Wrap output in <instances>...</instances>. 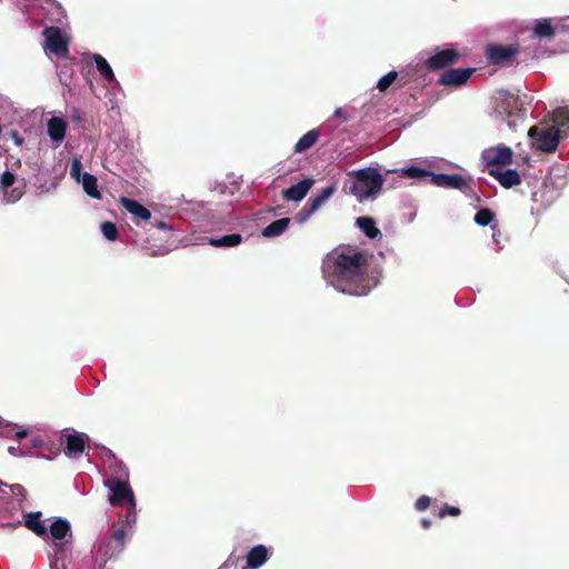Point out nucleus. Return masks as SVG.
Returning a JSON list of instances; mask_svg holds the SVG:
<instances>
[{"mask_svg":"<svg viewBox=\"0 0 569 569\" xmlns=\"http://www.w3.org/2000/svg\"><path fill=\"white\" fill-rule=\"evenodd\" d=\"M82 174H84V172H82L81 160L79 158L72 159L70 166L71 178L74 179L77 182H80V180L82 179Z\"/></svg>","mask_w":569,"mask_h":569,"instance_id":"nucleus-35","label":"nucleus"},{"mask_svg":"<svg viewBox=\"0 0 569 569\" xmlns=\"http://www.w3.org/2000/svg\"><path fill=\"white\" fill-rule=\"evenodd\" d=\"M336 191V187L329 186L322 189L318 194L311 197L308 202L312 206V209L318 210Z\"/></svg>","mask_w":569,"mask_h":569,"instance_id":"nucleus-29","label":"nucleus"},{"mask_svg":"<svg viewBox=\"0 0 569 569\" xmlns=\"http://www.w3.org/2000/svg\"><path fill=\"white\" fill-rule=\"evenodd\" d=\"M421 525H422V527H423V528H426V529H427V528H429V527H430V520H428V519H422V520H421Z\"/></svg>","mask_w":569,"mask_h":569,"instance_id":"nucleus-48","label":"nucleus"},{"mask_svg":"<svg viewBox=\"0 0 569 569\" xmlns=\"http://www.w3.org/2000/svg\"><path fill=\"white\" fill-rule=\"evenodd\" d=\"M459 515H460V509L458 507H452V506H445L439 511V517L440 518H443L446 516H459Z\"/></svg>","mask_w":569,"mask_h":569,"instance_id":"nucleus-38","label":"nucleus"},{"mask_svg":"<svg viewBox=\"0 0 569 569\" xmlns=\"http://www.w3.org/2000/svg\"><path fill=\"white\" fill-rule=\"evenodd\" d=\"M47 526L49 538L46 541L53 547L49 556L50 569H64L66 551L72 542L71 525L64 518H53Z\"/></svg>","mask_w":569,"mask_h":569,"instance_id":"nucleus-4","label":"nucleus"},{"mask_svg":"<svg viewBox=\"0 0 569 569\" xmlns=\"http://www.w3.org/2000/svg\"><path fill=\"white\" fill-rule=\"evenodd\" d=\"M16 177L10 171H4L1 176L0 186L3 192L4 201L8 203H14L22 197V189L19 187L9 189L13 186Z\"/></svg>","mask_w":569,"mask_h":569,"instance_id":"nucleus-14","label":"nucleus"},{"mask_svg":"<svg viewBox=\"0 0 569 569\" xmlns=\"http://www.w3.org/2000/svg\"><path fill=\"white\" fill-rule=\"evenodd\" d=\"M120 466H123L121 462L113 460L109 463L108 468L110 470V476H119L121 472Z\"/></svg>","mask_w":569,"mask_h":569,"instance_id":"nucleus-41","label":"nucleus"},{"mask_svg":"<svg viewBox=\"0 0 569 569\" xmlns=\"http://www.w3.org/2000/svg\"><path fill=\"white\" fill-rule=\"evenodd\" d=\"M30 442L33 448H42L46 446L44 440L40 436L32 437Z\"/></svg>","mask_w":569,"mask_h":569,"instance_id":"nucleus-42","label":"nucleus"},{"mask_svg":"<svg viewBox=\"0 0 569 569\" xmlns=\"http://www.w3.org/2000/svg\"><path fill=\"white\" fill-rule=\"evenodd\" d=\"M315 181L311 178L303 179L298 183L291 186L282 191V198L287 201H301L309 190L312 188Z\"/></svg>","mask_w":569,"mask_h":569,"instance_id":"nucleus-15","label":"nucleus"},{"mask_svg":"<svg viewBox=\"0 0 569 569\" xmlns=\"http://www.w3.org/2000/svg\"><path fill=\"white\" fill-rule=\"evenodd\" d=\"M319 136V131L316 129H312L305 133L296 143L295 152L301 153L309 150L318 141Z\"/></svg>","mask_w":569,"mask_h":569,"instance_id":"nucleus-27","label":"nucleus"},{"mask_svg":"<svg viewBox=\"0 0 569 569\" xmlns=\"http://www.w3.org/2000/svg\"><path fill=\"white\" fill-rule=\"evenodd\" d=\"M491 228H492V230H493V233H492V240H493L496 243H499V236H500V231L496 229V226H492Z\"/></svg>","mask_w":569,"mask_h":569,"instance_id":"nucleus-45","label":"nucleus"},{"mask_svg":"<svg viewBox=\"0 0 569 569\" xmlns=\"http://www.w3.org/2000/svg\"><path fill=\"white\" fill-rule=\"evenodd\" d=\"M397 77L398 73L397 71L393 70L381 77L377 83V88L379 89V91H386L395 82Z\"/></svg>","mask_w":569,"mask_h":569,"instance_id":"nucleus-34","label":"nucleus"},{"mask_svg":"<svg viewBox=\"0 0 569 569\" xmlns=\"http://www.w3.org/2000/svg\"><path fill=\"white\" fill-rule=\"evenodd\" d=\"M103 237L109 241H114L118 238V228L113 222H103L100 227Z\"/></svg>","mask_w":569,"mask_h":569,"instance_id":"nucleus-33","label":"nucleus"},{"mask_svg":"<svg viewBox=\"0 0 569 569\" xmlns=\"http://www.w3.org/2000/svg\"><path fill=\"white\" fill-rule=\"evenodd\" d=\"M157 227H158L159 229H168L167 223H166V222H162V221H160V222L157 224Z\"/></svg>","mask_w":569,"mask_h":569,"instance_id":"nucleus-50","label":"nucleus"},{"mask_svg":"<svg viewBox=\"0 0 569 569\" xmlns=\"http://www.w3.org/2000/svg\"><path fill=\"white\" fill-rule=\"evenodd\" d=\"M322 277L327 284L350 296H366L378 283L380 270L365 252L333 249L322 260Z\"/></svg>","mask_w":569,"mask_h":569,"instance_id":"nucleus-1","label":"nucleus"},{"mask_svg":"<svg viewBox=\"0 0 569 569\" xmlns=\"http://www.w3.org/2000/svg\"><path fill=\"white\" fill-rule=\"evenodd\" d=\"M137 522V510L136 507L128 506V511L126 515L120 516L118 525L119 527H128L129 529H132Z\"/></svg>","mask_w":569,"mask_h":569,"instance_id":"nucleus-30","label":"nucleus"},{"mask_svg":"<svg viewBox=\"0 0 569 569\" xmlns=\"http://www.w3.org/2000/svg\"><path fill=\"white\" fill-rule=\"evenodd\" d=\"M44 49L48 53L57 57L68 54V37L58 27H48L43 31Z\"/></svg>","mask_w":569,"mask_h":569,"instance_id":"nucleus-8","label":"nucleus"},{"mask_svg":"<svg viewBox=\"0 0 569 569\" xmlns=\"http://www.w3.org/2000/svg\"><path fill=\"white\" fill-rule=\"evenodd\" d=\"M22 490H23V488H22L21 486H19V485L14 486V488L12 489V491H13L14 493H16V492L21 493V492H22Z\"/></svg>","mask_w":569,"mask_h":569,"instance_id":"nucleus-49","label":"nucleus"},{"mask_svg":"<svg viewBox=\"0 0 569 569\" xmlns=\"http://www.w3.org/2000/svg\"><path fill=\"white\" fill-rule=\"evenodd\" d=\"M488 172L495 177L496 180L505 188H511L521 182L520 174L515 169L500 170L496 168H489Z\"/></svg>","mask_w":569,"mask_h":569,"instance_id":"nucleus-18","label":"nucleus"},{"mask_svg":"<svg viewBox=\"0 0 569 569\" xmlns=\"http://www.w3.org/2000/svg\"><path fill=\"white\" fill-rule=\"evenodd\" d=\"M316 211L317 210L312 209V206L307 201L302 209L297 213L296 221L298 223H305Z\"/></svg>","mask_w":569,"mask_h":569,"instance_id":"nucleus-36","label":"nucleus"},{"mask_svg":"<svg viewBox=\"0 0 569 569\" xmlns=\"http://www.w3.org/2000/svg\"><path fill=\"white\" fill-rule=\"evenodd\" d=\"M64 438V453L71 459H78L86 449V443L89 437L81 432H68L62 436Z\"/></svg>","mask_w":569,"mask_h":569,"instance_id":"nucleus-10","label":"nucleus"},{"mask_svg":"<svg viewBox=\"0 0 569 569\" xmlns=\"http://www.w3.org/2000/svg\"><path fill=\"white\" fill-rule=\"evenodd\" d=\"M343 189L359 202L375 199L385 182L383 176L372 167L349 171Z\"/></svg>","mask_w":569,"mask_h":569,"instance_id":"nucleus-3","label":"nucleus"},{"mask_svg":"<svg viewBox=\"0 0 569 569\" xmlns=\"http://www.w3.org/2000/svg\"><path fill=\"white\" fill-rule=\"evenodd\" d=\"M16 436L21 439V438H24L27 436V431L26 430H20V431H17L16 432Z\"/></svg>","mask_w":569,"mask_h":569,"instance_id":"nucleus-47","label":"nucleus"},{"mask_svg":"<svg viewBox=\"0 0 569 569\" xmlns=\"http://www.w3.org/2000/svg\"><path fill=\"white\" fill-rule=\"evenodd\" d=\"M569 134V108L562 107L553 112L550 121L529 129L528 136L532 144L542 152H553L559 141Z\"/></svg>","mask_w":569,"mask_h":569,"instance_id":"nucleus-2","label":"nucleus"},{"mask_svg":"<svg viewBox=\"0 0 569 569\" xmlns=\"http://www.w3.org/2000/svg\"><path fill=\"white\" fill-rule=\"evenodd\" d=\"M493 212L489 209H481L475 216V222L479 226H488L493 220Z\"/></svg>","mask_w":569,"mask_h":569,"instance_id":"nucleus-32","label":"nucleus"},{"mask_svg":"<svg viewBox=\"0 0 569 569\" xmlns=\"http://www.w3.org/2000/svg\"><path fill=\"white\" fill-rule=\"evenodd\" d=\"M80 182L82 183L84 192L89 197L98 200L102 198V194L98 189L97 178L93 174L84 172V174H82V179L80 180Z\"/></svg>","mask_w":569,"mask_h":569,"instance_id":"nucleus-25","label":"nucleus"},{"mask_svg":"<svg viewBox=\"0 0 569 569\" xmlns=\"http://www.w3.org/2000/svg\"><path fill=\"white\" fill-rule=\"evenodd\" d=\"M335 116L336 117H345V112H343V110L341 108H337L335 110Z\"/></svg>","mask_w":569,"mask_h":569,"instance_id":"nucleus-46","label":"nucleus"},{"mask_svg":"<svg viewBox=\"0 0 569 569\" xmlns=\"http://www.w3.org/2000/svg\"><path fill=\"white\" fill-rule=\"evenodd\" d=\"M431 182L437 187L458 189L463 191L468 188L466 179L458 173L446 174V173H433L431 174Z\"/></svg>","mask_w":569,"mask_h":569,"instance_id":"nucleus-12","label":"nucleus"},{"mask_svg":"<svg viewBox=\"0 0 569 569\" xmlns=\"http://www.w3.org/2000/svg\"><path fill=\"white\" fill-rule=\"evenodd\" d=\"M533 33L538 38L551 39L556 34V30L555 27L551 24L550 20L539 19L536 20L535 22Z\"/></svg>","mask_w":569,"mask_h":569,"instance_id":"nucleus-28","label":"nucleus"},{"mask_svg":"<svg viewBox=\"0 0 569 569\" xmlns=\"http://www.w3.org/2000/svg\"><path fill=\"white\" fill-rule=\"evenodd\" d=\"M8 452L14 457H27L31 456V452L20 446H10Z\"/></svg>","mask_w":569,"mask_h":569,"instance_id":"nucleus-37","label":"nucleus"},{"mask_svg":"<svg viewBox=\"0 0 569 569\" xmlns=\"http://www.w3.org/2000/svg\"><path fill=\"white\" fill-rule=\"evenodd\" d=\"M430 505V498L428 496H421L417 501H416V509L418 511H423L426 510Z\"/></svg>","mask_w":569,"mask_h":569,"instance_id":"nucleus-40","label":"nucleus"},{"mask_svg":"<svg viewBox=\"0 0 569 569\" xmlns=\"http://www.w3.org/2000/svg\"><path fill=\"white\" fill-rule=\"evenodd\" d=\"M208 242L216 248H233L242 242V236L239 233H231L219 238H209Z\"/></svg>","mask_w":569,"mask_h":569,"instance_id":"nucleus-24","label":"nucleus"},{"mask_svg":"<svg viewBox=\"0 0 569 569\" xmlns=\"http://www.w3.org/2000/svg\"><path fill=\"white\" fill-rule=\"evenodd\" d=\"M493 114L499 120H507L508 127L515 129L518 120L525 114L523 101L507 90H498L495 94Z\"/></svg>","mask_w":569,"mask_h":569,"instance_id":"nucleus-5","label":"nucleus"},{"mask_svg":"<svg viewBox=\"0 0 569 569\" xmlns=\"http://www.w3.org/2000/svg\"><path fill=\"white\" fill-rule=\"evenodd\" d=\"M268 560V549L263 545L254 546L247 555L242 569H258Z\"/></svg>","mask_w":569,"mask_h":569,"instance_id":"nucleus-20","label":"nucleus"},{"mask_svg":"<svg viewBox=\"0 0 569 569\" xmlns=\"http://www.w3.org/2000/svg\"><path fill=\"white\" fill-rule=\"evenodd\" d=\"M11 136L17 146H21L23 143V139L20 137L18 132L13 131Z\"/></svg>","mask_w":569,"mask_h":569,"instance_id":"nucleus-44","label":"nucleus"},{"mask_svg":"<svg viewBox=\"0 0 569 569\" xmlns=\"http://www.w3.org/2000/svg\"><path fill=\"white\" fill-rule=\"evenodd\" d=\"M473 69H450L445 71L439 79V82L443 86L459 87L465 84L470 76L472 74Z\"/></svg>","mask_w":569,"mask_h":569,"instance_id":"nucleus-13","label":"nucleus"},{"mask_svg":"<svg viewBox=\"0 0 569 569\" xmlns=\"http://www.w3.org/2000/svg\"><path fill=\"white\" fill-rule=\"evenodd\" d=\"M402 173L405 176H407L409 178H413V179H422V178H426V177H430L431 178V174H433V172L425 170V169H422L421 167H418V166H410V167L403 169Z\"/></svg>","mask_w":569,"mask_h":569,"instance_id":"nucleus-31","label":"nucleus"},{"mask_svg":"<svg viewBox=\"0 0 569 569\" xmlns=\"http://www.w3.org/2000/svg\"><path fill=\"white\" fill-rule=\"evenodd\" d=\"M513 152L505 144H497L482 151L481 159L487 167L507 166L512 162Z\"/></svg>","mask_w":569,"mask_h":569,"instance_id":"nucleus-9","label":"nucleus"},{"mask_svg":"<svg viewBox=\"0 0 569 569\" xmlns=\"http://www.w3.org/2000/svg\"><path fill=\"white\" fill-rule=\"evenodd\" d=\"M458 53L452 48L436 49L435 53L427 60L429 69L437 70L442 69L457 61Z\"/></svg>","mask_w":569,"mask_h":569,"instance_id":"nucleus-11","label":"nucleus"},{"mask_svg":"<svg viewBox=\"0 0 569 569\" xmlns=\"http://www.w3.org/2000/svg\"><path fill=\"white\" fill-rule=\"evenodd\" d=\"M516 53L517 49L513 46L491 44L487 48V57L493 63L506 61Z\"/></svg>","mask_w":569,"mask_h":569,"instance_id":"nucleus-19","label":"nucleus"},{"mask_svg":"<svg viewBox=\"0 0 569 569\" xmlns=\"http://www.w3.org/2000/svg\"><path fill=\"white\" fill-rule=\"evenodd\" d=\"M24 526L32 531L36 536L47 540L49 538L48 535V526L44 520H41V512H28L23 516Z\"/></svg>","mask_w":569,"mask_h":569,"instance_id":"nucleus-16","label":"nucleus"},{"mask_svg":"<svg viewBox=\"0 0 569 569\" xmlns=\"http://www.w3.org/2000/svg\"><path fill=\"white\" fill-rule=\"evenodd\" d=\"M358 228L370 239H376L381 231L376 227V221L371 217H360L357 219Z\"/></svg>","mask_w":569,"mask_h":569,"instance_id":"nucleus-26","label":"nucleus"},{"mask_svg":"<svg viewBox=\"0 0 569 569\" xmlns=\"http://www.w3.org/2000/svg\"><path fill=\"white\" fill-rule=\"evenodd\" d=\"M59 77H60L61 82H63L64 84H68V79L70 78V74L68 73V71L61 70Z\"/></svg>","mask_w":569,"mask_h":569,"instance_id":"nucleus-43","label":"nucleus"},{"mask_svg":"<svg viewBox=\"0 0 569 569\" xmlns=\"http://www.w3.org/2000/svg\"><path fill=\"white\" fill-rule=\"evenodd\" d=\"M128 531L123 527L112 525V527L101 533L96 542V559L106 562L118 556L124 548Z\"/></svg>","mask_w":569,"mask_h":569,"instance_id":"nucleus-6","label":"nucleus"},{"mask_svg":"<svg viewBox=\"0 0 569 569\" xmlns=\"http://www.w3.org/2000/svg\"><path fill=\"white\" fill-rule=\"evenodd\" d=\"M122 207L132 216L141 219V220H149L151 218V212L141 203L133 199H129L126 197H122L120 200Z\"/></svg>","mask_w":569,"mask_h":569,"instance_id":"nucleus-21","label":"nucleus"},{"mask_svg":"<svg viewBox=\"0 0 569 569\" xmlns=\"http://www.w3.org/2000/svg\"><path fill=\"white\" fill-rule=\"evenodd\" d=\"M67 121L61 117H52L47 122V133L51 141L58 147L66 137Z\"/></svg>","mask_w":569,"mask_h":569,"instance_id":"nucleus-17","label":"nucleus"},{"mask_svg":"<svg viewBox=\"0 0 569 569\" xmlns=\"http://www.w3.org/2000/svg\"><path fill=\"white\" fill-rule=\"evenodd\" d=\"M119 476H108L104 486L109 489V502L114 507H137L134 493L128 482L126 466H120Z\"/></svg>","mask_w":569,"mask_h":569,"instance_id":"nucleus-7","label":"nucleus"},{"mask_svg":"<svg viewBox=\"0 0 569 569\" xmlns=\"http://www.w3.org/2000/svg\"><path fill=\"white\" fill-rule=\"evenodd\" d=\"M291 220L290 218H281L278 219L270 224H268L266 228L262 229L261 234L264 238H276L284 233V231L288 229Z\"/></svg>","mask_w":569,"mask_h":569,"instance_id":"nucleus-23","label":"nucleus"},{"mask_svg":"<svg viewBox=\"0 0 569 569\" xmlns=\"http://www.w3.org/2000/svg\"><path fill=\"white\" fill-rule=\"evenodd\" d=\"M91 57L96 63L97 70L99 71L103 80L107 82H113L116 86L119 87L120 84L116 79L113 70L108 63V61L101 54L98 53H93Z\"/></svg>","mask_w":569,"mask_h":569,"instance_id":"nucleus-22","label":"nucleus"},{"mask_svg":"<svg viewBox=\"0 0 569 569\" xmlns=\"http://www.w3.org/2000/svg\"><path fill=\"white\" fill-rule=\"evenodd\" d=\"M240 557L230 556L219 569H238Z\"/></svg>","mask_w":569,"mask_h":569,"instance_id":"nucleus-39","label":"nucleus"}]
</instances>
